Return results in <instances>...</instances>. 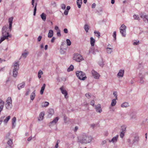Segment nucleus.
Returning a JSON list of instances; mask_svg holds the SVG:
<instances>
[{
  "label": "nucleus",
  "mask_w": 148,
  "mask_h": 148,
  "mask_svg": "<svg viewBox=\"0 0 148 148\" xmlns=\"http://www.w3.org/2000/svg\"><path fill=\"white\" fill-rule=\"evenodd\" d=\"M8 28V25L4 26L3 27L1 30L2 35L3 37L1 38L0 44L5 39H8V37L11 38L12 37V35L9 34L8 30L7 31Z\"/></svg>",
  "instance_id": "f257e3e1"
},
{
  "label": "nucleus",
  "mask_w": 148,
  "mask_h": 148,
  "mask_svg": "<svg viewBox=\"0 0 148 148\" xmlns=\"http://www.w3.org/2000/svg\"><path fill=\"white\" fill-rule=\"evenodd\" d=\"M93 138L90 136L83 135L81 138L79 139V141L82 144H87L90 143Z\"/></svg>",
  "instance_id": "f03ea898"
},
{
  "label": "nucleus",
  "mask_w": 148,
  "mask_h": 148,
  "mask_svg": "<svg viewBox=\"0 0 148 148\" xmlns=\"http://www.w3.org/2000/svg\"><path fill=\"white\" fill-rule=\"evenodd\" d=\"M139 140V137L137 135L134 136L133 138L132 137H130L127 140L128 145L130 147H132V146L138 143Z\"/></svg>",
  "instance_id": "7ed1b4c3"
},
{
  "label": "nucleus",
  "mask_w": 148,
  "mask_h": 148,
  "mask_svg": "<svg viewBox=\"0 0 148 148\" xmlns=\"http://www.w3.org/2000/svg\"><path fill=\"white\" fill-rule=\"evenodd\" d=\"M76 73L77 76L80 80H84L87 78L85 74L82 71H77L76 72Z\"/></svg>",
  "instance_id": "20e7f679"
},
{
  "label": "nucleus",
  "mask_w": 148,
  "mask_h": 148,
  "mask_svg": "<svg viewBox=\"0 0 148 148\" xmlns=\"http://www.w3.org/2000/svg\"><path fill=\"white\" fill-rule=\"evenodd\" d=\"M73 59L77 62H80L84 60L82 56L78 53L74 54Z\"/></svg>",
  "instance_id": "39448f33"
},
{
  "label": "nucleus",
  "mask_w": 148,
  "mask_h": 148,
  "mask_svg": "<svg viewBox=\"0 0 148 148\" xmlns=\"http://www.w3.org/2000/svg\"><path fill=\"white\" fill-rule=\"evenodd\" d=\"M126 26L124 24H122L120 28V33L123 37H125L126 35Z\"/></svg>",
  "instance_id": "423d86ee"
},
{
  "label": "nucleus",
  "mask_w": 148,
  "mask_h": 148,
  "mask_svg": "<svg viewBox=\"0 0 148 148\" xmlns=\"http://www.w3.org/2000/svg\"><path fill=\"white\" fill-rule=\"evenodd\" d=\"M91 73L92 76L96 79H99L100 75L99 73L95 71L94 70H92L91 71Z\"/></svg>",
  "instance_id": "0eeeda50"
},
{
  "label": "nucleus",
  "mask_w": 148,
  "mask_h": 148,
  "mask_svg": "<svg viewBox=\"0 0 148 148\" xmlns=\"http://www.w3.org/2000/svg\"><path fill=\"white\" fill-rule=\"evenodd\" d=\"M13 18L12 17L8 19V22L9 23V30L11 31L12 28V25Z\"/></svg>",
  "instance_id": "6e6552de"
},
{
  "label": "nucleus",
  "mask_w": 148,
  "mask_h": 148,
  "mask_svg": "<svg viewBox=\"0 0 148 148\" xmlns=\"http://www.w3.org/2000/svg\"><path fill=\"white\" fill-rule=\"evenodd\" d=\"M59 118L58 117H56L51 122L49 123V126H51L53 125H55L59 120Z\"/></svg>",
  "instance_id": "1a4fd4ad"
},
{
  "label": "nucleus",
  "mask_w": 148,
  "mask_h": 148,
  "mask_svg": "<svg viewBox=\"0 0 148 148\" xmlns=\"http://www.w3.org/2000/svg\"><path fill=\"white\" fill-rule=\"evenodd\" d=\"M60 89L61 90L62 93L64 95L65 97L66 98H67V96L68 93L66 90L64 89L63 86L61 87L60 88Z\"/></svg>",
  "instance_id": "9d476101"
},
{
  "label": "nucleus",
  "mask_w": 148,
  "mask_h": 148,
  "mask_svg": "<svg viewBox=\"0 0 148 148\" xmlns=\"http://www.w3.org/2000/svg\"><path fill=\"white\" fill-rule=\"evenodd\" d=\"M95 109L97 112L99 113H101L102 111L101 106L100 104H98L96 106Z\"/></svg>",
  "instance_id": "9b49d317"
},
{
  "label": "nucleus",
  "mask_w": 148,
  "mask_h": 148,
  "mask_svg": "<svg viewBox=\"0 0 148 148\" xmlns=\"http://www.w3.org/2000/svg\"><path fill=\"white\" fill-rule=\"evenodd\" d=\"M118 136V135H116L111 140L108 139V140L109 143L111 142L113 143H116L117 141Z\"/></svg>",
  "instance_id": "f8f14e48"
},
{
  "label": "nucleus",
  "mask_w": 148,
  "mask_h": 148,
  "mask_svg": "<svg viewBox=\"0 0 148 148\" xmlns=\"http://www.w3.org/2000/svg\"><path fill=\"white\" fill-rule=\"evenodd\" d=\"M48 117L49 118H50L54 113L53 110L52 109H49L48 111Z\"/></svg>",
  "instance_id": "ddd939ff"
},
{
  "label": "nucleus",
  "mask_w": 148,
  "mask_h": 148,
  "mask_svg": "<svg viewBox=\"0 0 148 148\" xmlns=\"http://www.w3.org/2000/svg\"><path fill=\"white\" fill-rule=\"evenodd\" d=\"M25 86V82H23L22 83L18 84L17 87L19 90H20L21 88H23Z\"/></svg>",
  "instance_id": "4468645a"
},
{
  "label": "nucleus",
  "mask_w": 148,
  "mask_h": 148,
  "mask_svg": "<svg viewBox=\"0 0 148 148\" xmlns=\"http://www.w3.org/2000/svg\"><path fill=\"white\" fill-rule=\"evenodd\" d=\"M139 77L140 78V82L141 84H143L144 83V80L143 79V76L142 75V72H140L139 73Z\"/></svg>",
  "instance_id": "2eb2a0df"
},
{
  "label": "nucleus",
  "mask_w": 148,
  "mask_h": 148,
  "mask_svg": "<svg viewBox=\"0 0 148 148\" xmlns=\"http://www.w3.org/2000/svg\"><path fill=\"white\" fill-rule=\"evenodd\" d=\"M16 117H14L12 119V128H14L16 125Z\"/></svg>",
  "instance_id": "dca6fc26"
},
{
  "label": "nucleus",
  "mask_w": 148,
  "mask_h": 148,
  "mask_svg": "<svg viewBox=\"0 0 148 148\" xmlns=\"http://www.w3.org/2000/svg\"><path fill=\"white\" fill-rule=\"evenodd\" d=\"M29 52L27 51L26 50H25L24 52L22 53L21 57H23L24 58H26Z\"/></svg>",
  "instance_id": "f3484780"
},
{
  "label": "nucleus",
  "mask_w": 148,
  "mask_h": 148,
  "mask_svg": "<svg viewBox=\"0 0 148 148\" xmlns=\"http://www.w3.org/2000/svg\"><path fill=\"white\" fill-rule=\"evenodd\" d=\"M44 115L45 112H41L39 115V117L38 119V120L39 121L42 120L43 119Z\"/></svg>",
  "instance_id": "a211bd4d"
},
{
  "label": "nucleus",
  "mask_w": 148,
  "mask_h": 148,
  "mask_svg": "<svg viewBox=\"0 0 148 148\" xmlns=\"http://www.w3.org/2000/svg\"><path fill=\"white\" fill-rule=\"evenodd\" d=\"M13 70H18L19 69V64L17 62L15 63L14 64Z\"/></svg>",
  "instance_id": "6ab92c4d"
},
{
  "label": "nucleus",
  "mask_w": 148,
  "mask_h": 148,
  "mask_svg": "<svg viewBox=\"0 0 148 148\" xmlns=\"http://www.w3.org/2000/svg\"><path fill=\"white\" fill-rule=\"evenodd\" d=\"M36 90H34L33 92L30 95V99L32 100H33L35 97Z\"/></svg>",
  "instance_id": "aec40b11"
},
{
  "label": "nucleus",
  "mask_w": 148,
  "mask_h": 148,
  "mask_svg": "<svg viewBox=\"0 0 148 148\" xmlns=\"http://www.w3.org/2000/svg\"><path fill=\"white\" fill-rule=\"evenodd\" d=\"M124 72V70H120L118 73L117 75L119 77H123V76Z\"/></svg>",
  "instance_id": "412c9836"
},
{
  "label": "nucleus",
  "mask_w": 148,
  "mask_h": 148,
  "mask_svg": "<svg viewBox=\"0 0 148 148\" xmlns=\"http://www.w3.org/2000/svg\"><path fill=\"white\" fill-rule=\"evenodd\" d=\"M76 2L78 8H81L82 3V0H77Z\"/></svg>",
  "instance_id": "4be33fe9"
},
{
  "label": "nucleus",
  "mask_w": 148,
  "mask_h": 148,
  "mask_svg": "<svg viewBox=\"0 0 148 148\" xmlns=\"http://www.w3.org/2000/svg\"><path fill=\"white\" fill-rule=\"evenodd\" d=\"M95 42V40L92 37L90 38V43L92 46H94Z\"/></svg>",
  "instance_id": "5701e85b"
},
{
  "label": "nucleus",
  "mask_w": 148,
  "mask_h": 148,
  "mask_svg": "<svg viewBox=\"0 0 148 148\" xmlns=\"http://www.w3.org/2000/svg\"><path fill=\"white\" fill-rule=\"evenodd\" d=\"M131 119H136V115L135 113H132L130 114Z\"/></svg>",
  "instance_id": "b1692460"
},
{
  "label": "nucleus",
  "mask_w": 148,
  "mask_h": 148,
  "mask_svg": "<svg viewBox=\"0 0 148 148\" xmlns=\"http://www.w3.org/2000/svg\"><path fill=\"white\" fill-rule=\"evenodd\" d=\"M49 103L47 101L42 102L41 104V107L42 108L46 107L49 105Z\"/></svg>",
  "instance_id": "393cba45"
},
{
  "label": "nucleus",
  "mask_w": 148,
  "mask_h": 148,
  "mask_svg": "<svg viewBox=\"0 0 148 148\" xmlns=\"http://www.w3.org/2000/svg\"><path fill=\"white\" fill-rule=\"evenodd\" d=\"M53 31L52 30H50L49 31V32L48 34V37L49 38H51L53 35Z\"/></svg>",
  "instance_id": "a878e982"
},
{
  "label": "nucleus",
  "mask_w": 148,
  "mask_h": 148,
  "mask_svg": "<svg viewBox=\"0 0 148 148\" xmlns=\"http://www.w3.org/2000/svg\"><path fill=\"white\" fill-rule=\"evenodd\" d=\"M46 84H43V86L41 87V90H40V94L41 95H42L44 91Z\"/></svg>",
  "instance_id": "bb28decb"
},
{
  "label": "nucleus",
  "mask_w": 148,
  "mask_h": 148,
  "mask_svg": "<svg viewBox=\"0 0 148 148\" xmlns=\"http://www.w3.org/2000/svg\"><path fill=\"white\" fill-rule=\"evenodd\" d=\"M40 16L42 20L44 21H45L46 19V15L44 13H42L40 15Z\"/></svg>",
  "instance_id": "cd10ccee"
},
{
  "label": "nucleus",
  "mask_w": 148,
  "mask_h": 148,
  "mask_svg": "<svg viewBox=\"0 0 148 148\" xmlns=\"http://www.w3.org/2000/svg\"><path fill=\"white\" fill-rule=\"evenodd\" d=\"M106 51L107 53L111 54L112 51V49L111 48L107 47L106 49Z\"/></svg>",
  "instance_id": "c85d7f7f"
},
{
  "label": "nucleus",
  "mask_w": 148,
  "mask_h": 148,
  "mask_svg": "<svg viewBox=\"0 0 148 148\" xmlns=\"http://www.w3.org/2000/svg\"><path fill=\"white\" fill-rule=\"evenodd\" d=\"M18 70H13V76L14 77H16L18 74Z\"/></svg>",
  "instance_id": "c756f323"
},
{
  "label": "nucleus",
  "mask_w": 148,
  "mask_h": 148,
  "mask_svg": "<svg viewBox=\"0 0 148 148\" xmlns=\"http://www.w3.org/2000/svg\"><path fill=\"white\" fill-rule=\"evenodd\" d=\"M129 106V104L127 102H124L121 105V106L122 108H126Z\"/></svg>",
  "instance_id": "7c9ffc66"
},
{
  "label": "nucleus",
  "mask_w": 148,
  "mask_h": 148,
  "mask_svg": "<svg viewBox=\"0 0 148 148\" xmlns=\"http://www.w3.org/2000/svg\"><path fill=\"white\" fill-rule=\"evenodd\" d=\"M89 53H92L93 54H95V52L94 48L93 47H92L90 48L89 50Z\"/></svg>",
  "instance_id": "2f4dec72"
},
{
  "label": "nucleus",
  "mask_w": 148,
  "mask_h": 148,
  "mask_svg": "<svg viewBox=\"0 0 148 148\" xmlns=\"http://www.w3.org/2000/svg\"><path fill=\"white\" fill-rule=\"evenodd\" d=\"M116 99H113L112 101V102L111 104V106H113L115 105L116 103Z\"/></svg>",
  "instance_id": "473e14b6"
},
{
  "label": "nucleus",
  "mask_w": 148,
  "mask_h": 148,
  "mask_svg": "<svg viewBox=\"0 0 148 148\" xmlns=\"http://www.w3.org/2000/svg\"><path fill=\"white\" fill-rule=\"evenodd\" d=\"M5 106L6 108L8 110L10 109L12 107L11 103H6Z\"/></svg>",
  "instance_id": "72a5a7b5"
},
{
  "label": "nucleus",
  "mask_w": 148,
  "mask_h": 148,
  "mask_svg": "<svg viewBox=\"0 0 148 148\" xmlns=\"http://www.w3.org/2000/svg\"><path fill=\"white\" fill-rule=\"evenodd\" d=\"M74 69V66L73 65H71L67 69V71L69 72L73 70Z\"/></svg>",
  "instance_id": "f704fd0d"
},
{
  "label": "nucleus",
  "mask_w": 148,
  "mask_h": 148,
  "mask_svg": "<svg viewBox=\"0 0 148 148\" xmlns=\"http://www.w3.org/2000/svg\"><path fill=\"white\" fill-rule=\"evenodd\" d=\"M37 6V3H35V6L34 7V10L33 15L34 16L36 15V10H37V8H36Z\"/></svg>",
  "instance_id": "c9c22d12"
},
{
  "label": "nucleus",
  "mask_w": 148,
  "mask_h": 148,
  "mask_svg": "<svg viewBox=\"0 0 148 148\" xmlns=\"http://www.w3.org/2000/svg\"><path fill=\"white\" fill-rule=\"evenodd\" d=\"M94 33L95 34L96 36H97L98 38H99L100 37V34L99 32L95 31L94 32Z\"/></svg>",
  "instance_id": "e433bc0d"
},
{
  "label": "nucleus",
  "mask_w": 148,
  "mask_h": 148,
  "mask_svg": "<svg viewBox=\"0 0 148 148\" xmlns=\"http://www.w3.org/2000/svg\"><path fill=\"white\" fill-rule=\"evenodd\" d=\"M84 29L86 32H88L89 29L88 25L87 24H85L84 26Z\"/></svg>",
  "instance_id": "4c0bfd02"
},
{
  "label": "nucleus",
  "mask_w": 148,
  "mask_h": 148,
  "mask_svg": "<svg viewBox=\"0 0 148 148\" xmlns=\"http://www.w3.org/2000/svg\"><path fill=\"white\" fill-rule=\"evenodd\" d=\"M126 127L125 125L122 126L121 127L122 132H125L126 131Z\"/></svg>",
  "instance_id": "58836bf2"
},
{
  "label": "nucleus",
  "mask_w": 148,
  "mask_h": 148,
  "mask_svg": "<svg viewBox=\"0 0 148 148\" xmlns=\"http://www.w3.org/2000/svg\"><path fill=\"white\" fill-rule=\"evenodd\" d=\"M10 118V116H8L3 121V122L5 123H7L9 120Z\"/></svg>",
  "instance_id": "ea45409f"
},
{
  "label": "nucleus",
  "mask_w": 148,
  "mask_h": 148,
  "mask_svg": "<svg viewBox=\"0 0 148 148\" xmlns=\"http://www.w3.org/2000/svg\"><path fill=\"white\" fill-rule=\"evenodd\" d=\"M43 73V72L41 70L39 71L38 73V77L39 78H40L41 77V75H42Z\"/></svg>",
  "instance_id": "a19ab883"
},
{
  "label": "nucleus",
  "mask_w": 148,
  "mask_h": 148,
  "mask_svg": "<svg viewBox=\"0 0 148 148\" xmlns=\"http://www.w3.org/2000/svg\"><path fill=\"white\" fill-rule=\"evenodd\" d=\"M6 102H7V103H12V100L11 98L8 97L7 99Z\"/></svg>",
  "instance_id": "79ce46f5"
},
{
  "label": "nucleus",
  "mask_w": 148,
  "mask_h": 148,
  "mask_svg": "<svg viewBox=\"0 0 148 148\" xmlns=\"http://www.w3.org/2000/svg\"><path fill=\"white\" fill-rule=\"evenodd\" d=\"M66 50V49H62V48H60V52L61 54H64L65 52V50Z\"/></svg>",
  "instance_id": "37998d69"
},
{
  "label": "nucleus",
  "mask_w": 148,
  "mask_h": 148,
  "mask_svg": "<svg viewBox=\"0 0 148 148\" xmlns=\"http://www.w3.org/2000/svg\"><path fill=\"white\" fill-rule=\"evenodd\" d=\"M7 144L9 146H12V140L10 139L7 142Z\"/></svg>",
  "instance_id": "c03bdc74"
},
{
  "label": "nucleus",
  "mask_w": 148,
  "mask_h": 148,
  "mask_svg": "<svg viewBox=\"0 0 148 148\" xmlns=\"http://www.w3.org/2000/svg\"><path fill=\"white\" fill-rule=\"evenodd\" d=\"M148 17V16L146 15H144L143 14H141L140 15V17L142 18L143 19L147 18V17Z\"/></svg>",
  "instance_id": "a18cd8bd"
},
{
  "label": "nucleus",
  "mask_w": 148,
  "mask_h": 148,
  "mask_svg": "<svg viewBox=\"0 0 148 148\" xmlns=\"http://www.w3.org/2000/svg\"><path fill=\"white\" fill-rule=\"evenodd\" d=\"M66 41L67 44V45L68 46H70L71 44V42L69 39H67Z\"/></svg>",
  "instance_id": "49530a36"
},
{
  "label": "nucleus",
  "mask_w": 148,
  "mask_h": 148,
  "mask_svg": "<svg viewBox=\"0 0 148 148\" xmlns=\"http://www.w3.org/2000/svg\"><path fill=\"white\" fill-rule=\"evenodd\" d=\"M133 17L135 19L139 20V17L137 15L134 14L133 15Z\"/></svg>",
  "instance_id": "de8ad7c7"
},
{
  "label": "nucleus",
  "mask_w": 148,
  "mask_h": 148,
  "mask_svg": "<svg viewBox=\"0 0 148 148\" xmlns=\"http://www.w3.org/2000/svg\"><path fill=\"white\" fill-rule=\"evenodd\" d=\"M90 94L89 93H86L85 94V96L86 97H87L88 99H90Z\"/></svg>",
  "instance_id": "09e8293b"
},
{
  "label": "nucleus",
  "mask_w": 148,
  "mask_h": 148,
  "mask_svg": "<svg viewBox=\"0 0 148 148\" xmlns=\"http://www.w3.org/2000/svg\"><path fill=\"white\" fill-rule=\"evenodd\" d=\"M117 92L116 91H114L113 92V94L114 95V96L115 97V99H117Z\"/></svg>",
  "instance_id": "8fccbe9b"
},
{
  "label": "nucleus",
  "mask_w": 148,
  "mask_h": 148,
  "mask_svg": "<svg viewBox=\"0 0 148 148\" xmlns=\"http://www.w3.org/2000/svg\"><path fill=\"white\" fill-rule=\"evenodd\" d=\"M113 36L114 38V40H115L116 39V32L114 31L113 32Z\"/></svg>",
  "instance_id": "3c124183"
},
{
  "label": "nucleus",
  "mask_w": 148,
  "mask_h": 148,
  "mask_svg": "<svg viewBox=\"0 0 148 148\" xmlns=\"http://www.w3.org/2000/svg\"><path fill=\"white\" fill-rule=\"evenodd\" d=\"M125 133V132H121V133L120 134V136L121 138H123V136H124V133Z\"/></svg>",
  "instance_id": "603ef678"
},
{
  "label": "nucleus",
  "mask_w": 148,
  "mask_h": 148,
  "mask_svg": "<svg viewBox=\"0 0 148 148\" xmlns=\"http://www.w3.org/2000/svg\"><path fill=\"white\" fill-rule=\"evenodd\" d=\"M5 116H2L1 118H0V123H1L3 120L5 118Z\"/></svg>",
  "instance_id": "864d4df0"
},
{
  "label": "nucleus",
  "mask_w": 148,
  "mask_h": 148,
  "mask_svg": "<svg viewBox=\"0 0 148 148\" xmlns=\"http://www.w3.org/2000/svg\"><path fill=\"white\" fill-rule=\"evenodd\" d=\"M61 7L62 9L64 10L66 8V5L64 4H61Z\"/></svg>",
  "instance_id": "5fc2aeb1"
},
{
  "label": "nucleus",
  "mask_w": 148,
  "mask_h": 148,
  "mask_svg": "<svg viewBox=\"0 0 148 148\" xmlns=\"http://www.w3.org/2000/svg\"><path fill=\"white\" fill-rule=\"evenodd\" d=\"M96 126L95 124H92L90 125V127L93 129H94L95 126Z\"/></svg>",
  "instance_id": "6e6d98bb"
},
{
  "label": "nucleus",
  "mask_w": 148,
  "mask_h": 148,
  "mask_svg": "<svg viewBox=\"0 0 148 148\" xmlns=\"http://www.w3.org/2000/svg\"><path fill=\"white\" fill-rule=\"evenodd\" d=\"M99 65L101 67H103V65H104V64H103V62L101 61L99 62Z\"/></svg>",
  "instance_id": "4d7b16f0"
},
{
  "label": "nucleus",
  "mask_w": 148,
  "mask_h": 148,
  "mask_svg": "<svg viewBox=\"0 0 148 148\" xmlns=\"http://www.w3.org/2000/svg\"><path fill=\"white\" fill-rule=\"evenodd\" d=\"M57 36H58L60 37L61 36V35L60 32V30H58V31L57 32Z\"/></svg>",
  "instance_id": "13d9d810"
},
{
  "label": "nucleus",
  "mask_w": 148,
  "mask_h": 148,
  "mask_svg": "<svg viewBox=\"0 0 148 148\" xmlns=\"http://www.w3.org/2000/svg\"><path fill=\"white\" fill-rule=\"evenodd\" d=\"M139 43V41H136L134 42L133 45H138Z\"/></svg>",
  "instance_id": "bf43d9fd"
},
{
  "label": "nucleus",
  "mask_w": 148,
  "mask_h": 148,
  "mask_svg": "<svg viewBox=\"0 0 148 148\" xmlns=\"http://www.w3.org/2000/svg\"><path fill=\"white\" fill-rule=\"evenodd\" d=\"M68 12H69V11L66 10L64 11V14L65 15H67L68 14Z\"/></svg>",
  "instance_id": "052dcab7"
},
{
  "label": "nucleus",
  "mask_w": 148,
  "mask_h": 148,
  "mask_svg": "<svg viewBox=\"0 0 148 148\" xmlns=\"http://www.w3.org/2000/svg\"><path fill=\"white\" fill-rule=\"evenodd\" d=\"M90 104L91 105L93 106L94 105V104H95V101H94L92 100V101H91L90 102Z\"/></svg>",
  "instance_id": "680f3d73"
},
{
  "label": "nucleus",
  "mask_w": 148,
  "mask_h": 148,
  "mask_svg": "<svg viewBox=\"0 0 148 148\" xmlns=\"http://www.w3.org/2000/svg\"><path fill=\"white\" fill-rule=\"evenodd\" d=\"M42 38V36H39L38 38V42H40Z\"/></svg>",
  "instance_id": "e2e57ef3"
},
{
  "label": "nucleus",
  "mask_w": 148,
  "mask_h": 148,
  "mask_svg": "<svg viewBox=\"0 0 148 148\" xmlns=\"http://www.w3.org/2000/svg\"><path fill=\"white\" fill-rule=\"evenodd\" d=\"M64 33L67 34L68 32V29L66 28H65L64 29Z\"/></svg>",
  "instance_id": "0e129e2a"
},
{
  "label": "nucleus",
  "mask_w": 148,
  "mask_h": 148,
  "mask_svg": "<svg viewBox=\"0 0 148 148\" xmlns=\"http://www.w3.org/2000/svg\"><path fill=\"white\" fill-rule=\"evenodd\" d=\"M144 21L145 22V23H148V17H147L146 19L145 18L144 19H143Z\"/></svg>",
  "instance_id": "69168bd1"
},
{
  "label": "nucleus",
  "mask_w": 148,
  "mask_h": 148,
  "mask_svg": "<svg viewBox=\"0 0 148 148\" xmlns=\"http://www.w3.org/2000/svg\"><path fill=\"white\" fill-rule=\"evenodd\" d=\"M96 4L95 3H93L92 5V8H94L96 6Z\"/></svg>",
  "instance_id": "338daca9"
},
{
  "label": "nucleus",
  "mask_w": 148,
  "mask_h": 148,
  "mask_svg": "<svg viewBox=\"0 0 148 148\" xmlns=\"http://www.w3.org/2000/svg\"><path fill=\"white\" fill-rule=\"evenodd\" d=\"M56 38L54 37H53L51 39V42H54V40H55Z\"/></svg>",
  "instance_id": "774afa93"
}]
</instances>
